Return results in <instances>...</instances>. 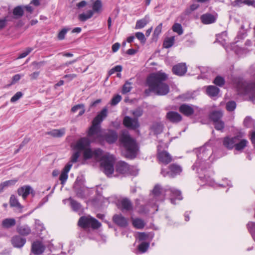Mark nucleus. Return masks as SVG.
<instances>
[{
  "mask_svg": "<svg viewBox=\"0 0 255 255\" xmlns=\"http://www.w3.org/2000/svg\"><path fill=\"white\" fill-rule=\"evenodd\" d=\"M23 94L21 92H16L10 99L11 103H14L18 101L20 98H21Z\"/></svg>",
  "mask_w": 255,
  "mask_h": 255,
  "instance_id": "56",
  "label": "nucleus"
},
{
  "mask_svg": "<svg viewBox=\"0 0 255 255\" xmlns=\"http://www.w3.org/2000/svg\"><path fill=\"white\" fill-rule=\"evenodd\" d=\"M253 123V120L250 116L246 117L243 122L244 127L248 128L251 127Z\"/></svg>",
  "mask_w": 255,
  "mask_h": 255,
  "instance_id": "58",
  "label": "nucleus"
},
{
  "mask_svg": "<svg viewBox=\"0 0 255 255\" xmlns=\"http://www.w3.org/2000/svg\"><path fill=\"white\" fill-rule=\"evenodd\" d=\"M120 141L125 148L126 157L130 159L135 158L139 150L135 139L128 134L121 136Z\"/></svg>",
  "mask_w": 255,
  "mask_h": 255,
  "instance_id": "2",
  "label": "nucleus"
},
{
  "mask_svg": "<svg viewBox=\"0 0 255 255\" xmlns=\"http://www.w3.org/2000/svg\"><path fill=\"white\" fill-rule=\"evenodd\" d=\"M103 151L100 148L93 150L91 146L83 151V161L82 164H84L85 161L91 159L93 156L96 159H99L103 154Z\"/></svg>",
  "mask_w": 255,
  "mask_h": 255,
  "instance_id": "7",
  "label": "nucleus"
},
{
  "mask_svg": "<svg viewBox=\"0 0 255 255\" xmlns=\"http://www.w3.org/2000/svg\"><path fill=\"white\" fill-rule=\"evenodd\" d=\"M45 250V246L39 240L34 241L31 245V252L35 255H41Z\"/></svg>",
  "mask_w": 255,
  "mask_h": 255,
  "instance_id": "11",
  "label": "nucleus"
},
{
  "mask_svg": "<svg viewBox=\"0 0 255 255\" xmlns=\"http://www.w3.org/2000/svg\"><path fill=\"white\" fill-rule=\"evenodd\" d=\"M131 83L128 81H126L125 84L123 86L122 93L123 94H127L130 91L132 87L130 86H127V85H130Z\"/></svg>",
  "mask_w": 255,
  "mask_h": 255,
  "instance_id": "54",
  "label": "nucleus"
},
{
  "mask_svg": "<svg viewBox=\"0 0 255 255\" xmlns=\"http://www.w3.org/2000/svg\"><path fill=\"white\" fill-rule=\"evenodd\" d=\"M92 3L89 4V7L92 9L88 10L86 13L79 15V19L81 21H85L91 18L94 14L100 15L103 11V3L101 0H91Z\"/></svg>",
  "mask_w": 255,
  "mask_h": 255,
  "instance_id": "3",
  "label": "nucleus"
},
{
  "mask_svg": "<svg viewBox=\"0 0 255 255\" xmlns=\"http://www.w3.org/2000/svg\"><path fill=\"white\" fill-rule=\"evenodd\" d=\"M215 17L211 13H205L201 16L202 22L205 24L213 23L216 21Z\"/></svg>",
  "mask_w": 255,
  "mask_h": 255,
  "instance_id": "28",
  "label": "nucleus"
},
{
  "mask_svg": "<svg viewBox=\"0 0 255 255\" xmlns=\"http://www.w3.org/2000/svg\"><path fill=\"white\" fill-rule=\"evenodd\" d=\"M223 116V113L221 111L214 110L211 112L208 115L210 120L213 123L216 122L220 120Z\"/></svg>",
  "mask_w": 255,
  "mask_h": 255,
  "instance_id": "25",
  "label": "nucleus"
},
{
  "mask_svg": "<svg viewBox=\"0 0 255 255\" xmlns=\"http://www.w3.org/2000/svg\"><path fill=\"white\" fill-rule=\"evenodd\" d=\"M102 137L108 144H112L116 142L117 140L118 135L116 130L110 129L108 132L104 134Z\"/></svg>",
  "mask_w": 255,
  "mask_h": 255,
  "instance_id": "15",
  "label": "nucleus"
},
{
  "mask_svg": "<svg viewBox=\"0 0 255 255\" xmlns=\"http://www.w3.org/2000/svg\"><path fill=\"white\" fill-rule=\"evenodd\" d=\"M179 111L184 116L190 117L194 113V110L192 105L187 104H182L179 107Z\"/></svg>",
  "mask_w": 255,
  "mask_h": 255,
  "instance_id": "19",
  "label": "nucleus"
},
{
  "mask_svg": "<svg viewBox=\"0 0 255 255\" xmlns=\"http://www.w3.org/2000/svg\"><path fill=\"white\" fill-rule=\"evenodd\" d=\"M35 228L37 231H42L44 229V227L42 224L40 223V221L38 219L35 220Z\"/></svg>",
  "mask_w": 255,
  "mask_h": 255,
  "instance_id": "62",
  "label": "nucleus"
},
{
  "mask_svg": "<svg viewBox=\"0 0 255 255\" xmlns=\"http://www.w3.org/2000/svg\"><path fill=\"white\" fill-rule=\"evenodd\" d=\"M236 106L237 104L235 101H229L226 104V108L227 111L229 112H233L235 110Z\"/></svg>",
  "mask_w": 255,
  "mask_h": 255,
  "instance_id": "47",
  "label": "nucleus"
},
{
  "mask_svg": "<svg viewBox=\"0 0 255 255\" xmlns=\"http://www.w3.org/2000/svg\"><path fill=\"white\" fill-rule=\"evenodd\" d=\"M112 220L113 222L121 228H126L128 226V219L121 214H115Z\"/></svg>",
  "mask_w": 255,
  "mask_h": 255,
  "instance_id": "10",
  "label": "nucleus"
},
{
  "mask_svg": "<svg viewBox=\"0 0 255 255\" xmlns=\"http://www.w3.org/2000/svg\"><path fill=\"white\" fill-rule=\"evenodd\" d=\"M99 159L101 169L107 176L111 175L114 172L115 158L114 156L102 155Z\"/></svg>",
  "mask_w": 255,
  "mask_h": 255,
  "instance_id": "4",
  "label": "nucleus"
},
{
  "mask_svg": "<svg viewBox=\"0 0 255 255\" xmlns=\"http://www.w3.org/2000/svg\"><path fill=\"white\" fill-rule=\"evenodd\" d=\"M182 171L181 166L176 163H172L169 165L167 168H162L160 173L164 177L168 176L173 178L180 175Z\"/></svg>",
  "mask_w": 255,
  "mask_h": 255,
  "instance_id": "6",
  "label": "nucleus"
},
{
  "mask_svg": "<svg viewBox=\"0 0 255 255\" xmlns=\"http://www.w3.org/2000/svg\"><path fill=\"white\" fill-rule=\"evenodd\" d=\"M138 241L142 242H145L146 240H149L148 242H150L154 237L153 232H138Z\"/></svg>",
  "mask_w": 255,
  "mask_h": 255,
  "instance_id": "27",
  "label": "nucleus"
},
{
  "mask_svg": "<svg viewBox=\"0 0 255 255\" xmlns=\"http://www.w3.org/2000/svg\"><path fill=\"white\" fill-rule=\"evenodd\" d=\"M234 51H235V52L238 54V55H239V54H243L245 53H246V51H247V49L245 48H244V47H239L238 46H235L234 48Z\"/></svg>",
  "mask_w": 255,
  "mask_h": 255,
  "instance_id": "60",
  "label": "nucleus"
},
{
  "mask_svg": "<svg viewBox=\"0 0 255 255\" xmlns=\"http://www.w3.org/2000/svg\"><path fill=\"white\" fill-rule=\"evenodd\" d=\"M13 13L14 15L21 16L23 14V10L21 6H17L13 9Z\"/></svg>",
  "mask_w": 255,
  "mask_h": 255,
  "instance_id": "53",
  "label": "nucleus"
},
{
  "mask_svg": "<svg viewBox=\"0 0 255 255\" xmlns=\"http://www.w3.org/2000/svg\"><path fill=\"white\" fill-rule=\"evenodd\" d=\"M100 130L101 127L92 124L88 130L87 135L90 137H92L93 135L97 134L98 132H100Z\"/></svg>",
  "mask_w": 255,
  "mask_h": 255,
  "instance_id": "39",
  "label": "nucleus"
},
{
  "mask_svg": "<svg viewBox=\"0 0 255 255\" xmlns=\"http://www.w3.org/2000/svg\"><path fill=\"white\" fill-rule=\"evenodd\" d=\"M108 109L106 107L103 108L94 118L92 124L101 127V124L107 116Z\"/></svg>",
  "mask_w": 255,
  "mask_h": 255,
  "instance_id": "16",
  "label": "nucleus"
},
{
  "mask_svg": "<svg viewBox=\"0 0 255 255\" xmlns=\"http://www.w3.org/2000/svg\"><path fill=\"white\" fill-rule=\"evenodd\" d=\"M91 140L88 137H81L72 146V148L74 150H78L81 152L91 146Z\"/></svg>",
  "mask_w": 255,
  "mask_h": 255,
  "instance_id": "8",
  "label": "nucleus"
},
{
  "mask_svg": "<svg viewBox=\"0 0 255 255\" xmlns=\"http://www.w3.org/2000/svg\"><path fill=\"white\" fill-rule=\"evenodd\" d=\"M46 63V61H41L39 62H37L34 61L32 62L31 64L34 66V68L36 69H39L41 67L44 66Z\"/></svg>",
  "mask_w": 255,
  "mask_h": 255,
  "instance_id": "55",
  "label": "nucleus"
},
{
  "mask_svg": "<svg viewBox=\"0 0 255 255\" xmlns=\"http://www.w3.org/2000/svg\"><path fill=\"white\" fill-rule=\"evenodd\" d=\"M166 118L172 123H178L182 120V116L177 112L169 111L167 113Z\"/></svg>",
  "mask_w": 255,
  "mask_h": 255,
  "instance_id": "20",
  "label": "nucleus"
},
{
  "mask_svg": "<svg viewBox=\"0 0 255 255\" xmlns=\"http://www.w3.org/2000/svg\"><path fill=\"white\" fill-rule=\"evenodd\" d=\"M68 174L61 172L59 176V180L62 185H64L68 178Z\"/></svg>",
  "mask_w": 255,
  "mask_h": 255,
  "instance_id": "63",
  "label": "nucleus"
},
{
  "mask_svg": "<svg viewBox=\"0 0 255 255\" xmlns=\"http://www.w3.org/2000/svg\"><path fill=\"white\" fill-rule=\"evenodd\" d=\"M128 170L129 166L127 162L123 161L118 162L115 166V172L116 173L114 175V176L118 177L119 176L118 174H125L128 172Z\"/></svg>",
  "mask_w": 255,
  "mask_h": 255,
  "instance_id": "12",
  "label": "nucleus"
},
{
  "mask_svg": "<svg viewBox=\"0 0 255 255\" xmlns=\"http://www.w3.org/2000/svg\"><path fill=\"white\" fill-rule=\"evenodd\" d=\"M123 125L126 128L131 129H135L139 127L138 119L134 118H132L128 116L124 117Z\"/></svg>",
  "mask_w": 255,
  "mask_h": 255,
  "instance_id": "9",
  "label": "nucleus"
},
{
  "mask_svg": "<svg viewBox=\"0 0 255 255\" xmlns=\"http://www.w3.org/2000/svg\"><path fill=\"white\" fill-rule=\"evenodd\" d=\"M21 78V75L19 74H17L13 75L11 78V81L8 84H7L5 87H9L12 85L15 84L17 82H18L20 78Z\"/></svg>",
  "mask_w": 255,
  "mask_h": 255,
  "instance_id": "49",
  "label": "nucleus"
},
{
  "mask_svg": "<svg viewBox=\"0 0 255 255\" xmlns=\"http://www.w3.org/2000/svg\"><path fill=\"white\" fill-rule=\"evenodd\" d=\"M55 186H56V185L53 187V188L52 189V191L50 192L49 194H48L47 196L44 197L39 202V203L38 204L37 206L35 208V209H36L40 208L41 207H42L45 203H46L48 201L49 197H50L52 195V194L53 193V192H54V189L55 188Z\"/></svg>",
  "mask_w": 255,
  "mask_h": 255,
  "instance_id": "44",
  "label": "nucleus"
},
{
  "mask_svg": "<svg viewBox=\"0 0 255 255\" xmlns=\"http://www.w3.org/2000/svg\"><path fill=\"white\" fill-rule=\"evenodd\" d=\"M163 124L160 122H155L153 123L151 127L154 134L156 135L160 134L163 131Z\"/></svg>",
  "mask_w": 255,
  "mask_h": 255,
  "instance_id": "35",
  "label": "nucleus"
},
{
  "mask_svg": "<svg viewBox=\"0 0 255 255\" xmlns=\"http://www.w3.org/2000/svg\"><path fill=\"white\" fill-rule=\"evenodd\" d=\"M122 100V96L119 94L115 95L111 99L110 104L112 106L117 105Z\"/></svg>",
  "mask_w": 255,
  "mask_h": 255,
  "instance_id": "48",
  "label": "nucleus"
},
{
  "mask_svg": "<svg viewBox=\"0 0 255 255\" xmlns=\"http://www.w3.org/2000/svg\"><path fill=\"white\" fill-rule=\"evenodd\" d=\"M131 113L134 117V118H138L141 117L143 113V110L142 107L139 106L137 107L135 110L131 111Z\"/></svg>",
  "mask_w": 255,
  "mask_h": 255,
  "instance_id": "46",
  "label": "nucleus"
},
{
  "mask_svg": "<svg viewBox=\"0 0 255 255\" xmlns=\"http://www.w3.org/2000/svg\"><path fill=\"white\" fill-rule=\"evenodd\" d=\"M69 200L70 201V204L72 210L75 212H78L81 209L82 206L80 203L77 201L73 199L71 197H69L68 199H66L63 200V202L65 204L66 201Z\"/></svg>",
  "mask_w": 255,
  "mask_h": 255,
  "instance_id": "30",
  "label": "nucleus"
},
{
  "mask_svg": "<svg viewBox=\"0 0 255 255\" xmlns=\"http://www.w3.org/2000/svg\"><path fill=\"white\" fill-rule=\"evenodd\" d=\"M16 224L15 220L14 218H6L2 222V227L5 229H9L14 226Z\"/></svg>",
  "mask_w": 255,
  "mask_h": 255,
  "instance_id": "38",
  "label": "nucleus"
},
{
  "mask_svg": "<svg viewBox=\"0 0 255 255\" xmlns=\"http://www.w3.org/2000/svg\"><path fill=\"white\" fill-rule=\"evenodd\" d=\"M64 134V131L61 129H52L51 131H47L45 133L46 135H50L54 137H62Z\"/></svg>",
  "mask_w": 255,
  "mask_h": 255,
  "instance_id": "40",
  "label": "nucleus"
},
{
  "mask_svg": "<svg viewBox=\"0 0 255 255\" xmlns=\"http://www.w3.org/2000/svg\"><path fill=\"white\" fill-rule=\"evenodd\" d=\"M165 192H166V194L169 193L171 197L174 198L176 199L182 200V197L181 195V192L180 190L174 189H167L164 190Z\"/></svg>",
  "mask_w": 255,
  "mask_h": 255,
  "instance_id": "32",
  "label": "nucleus"
},
{
  "mask_svg": "<svg viewBox=\"0 0 255 255\" xmlns=\"http://www.w3.org/2000/svg\"><path fill=\"white\" fill-rule=\"evenodd\" d=\"M187 71L186 63H180L174 65L172 68L173 73L179 76H184Z\"/></svg>",
  "mask_w": 255,
  "mask_h": 255,
  "instance_id": "14",
  "label": "nucleus"
},
{
  "mask_svg": "<svg viewBox=\"0 0 255 255\" xmlns=\"http://www.w3.org/2000/svg\"><path fill=\"white\" fill-rule=\"evenodd\" d=\"M157 158L159 163L167 165L172 161V157L170 154L166 150H162L158 152L157 154Z\"/></svg>",
  "mask_w": 255,
  "mask_h": 255,
  "instance_id": "13",
  "label": "nucleus"
},
{
  "mask_svg": "<svg viewBox=\"0 0 255 255\" xmlns=\"http://www.w3.org/2000/svg\"><path fill=\"white\" fill-rule=\"evenodd\" d=\"M202 149V147L198 149V152L197 153V160L194 163L192 166L193 170H195V168H200L202 170H205L207 167L203 166V164L205 163L206 159H203L201 154H204V151H203L201 153V150ZM204 150H205L204 149Z\"/></svg>",
  "mask_w": 255,
  "mask_h": 255,
  "instance_id": "17",
  "label": "nucleus"
},
{
  "mask_svg": "<svg viewBox=\"0 0 255 255\" xmlns=\"http://www.w3.org/2000/svg\"><path fill=\"white\" fill-rule=\"evenodd\" d=\"M248 143L249 141L245 138L237 140L235 143L234 148L237 151L242 152L244 148L247 146Z\"/></svg>",
  "mask_w": 255,
  "mask_h": 255,
  "instance_id": "26",
  "label": "nucleus"
},
{
  "mask_svg": "<svg viewBox=\"0 0 255 255\" xmlns=\"http://www.w3.org/2000/svg\"><path fill=\"white\" fill-rule=\"evenodd\" d=\"M31 186L29 185H23L17 189V193L23 199L25 200L30 194Z\"/></svg>",
  "mask_w": 255,
  "mask_h": 255,
  "instance_id": "24",
  "label": "nucleus"
},
{
  "mask_svg": "<svg viewBox=\"0 0 255 255\" xmlns=\"http://www.w3.org/2000/svg\"><path fill=\"white\" fill-rule=\"evenodd\" d=\"M17 232L20 236H22L24 237L27 236L31 233V229L27 225H24L23 226H18L16 228Z\"/></svg>",
  "mask_w": 255,
  "mask_h": 255,
  "instance_id": "29",
  "label": "nucleus"
},
{
  "mask_svg": "<svg viewBox=\"0 0 255 255\" xmlns=\"http://www.w3.org/2000/svg\"><path fill=\"white\" fill-rule=\"evenodd\" d=\"M213 125L214 126V128L217 130L220 131L221 132H223L224 131L225 124V122L222 120H220L216 122L213 123Z\"/></svg>",
  "mask_w": 255,
  "mask_h": 255,
  "instance_id": "45",
  "label": "nucleus"
},
{
  "mask_svg": "<svg viewBox=\"0 0 255 255\" xmlns=\"http://www.w3.org/2000/svg\"><path fill=\"white\" fill-rule=\"evenodd\" d=\"M73 188L78 196L82 197L84 195V191L82 186H73Z\"/></svg>",
  "mask_w": 255,
  "mask_h": 255,
  "instance_id": "51",
  "label": "nucleus"
},
{
  "mask_svg": "<svg viewBox=\"0 0 255 255\" xmlns=\"http://www.w3.org/2000/svg\"><path fill=\"white\" fill-rule=\"evenodd\" d=\"M175 41V36L166 37L163 42L162 46L163 48L168 49L171 47Z\"/></svg>",
  "mask_w": 255,
  "mask_h": 255,
  "instance_id": "36",
  "label": "nucleus"
},
{
  "mask_svg": "<svg viewBox=\"0 0 255 255\" xmlns=\"http://www.w3.org/2000/svg\"><path fill=\"white\" fill-rule=\"evenodd\" d=\"M9 205L11 207H17L22 210L23 206L19 202L18 199L14 195H11L9 199Z\"/></svg>",
  "mask_w": 255,
  "mask_h": 255,
  "instance_id": "37",
  "label": "nucleus"
},
{
  "mask_svg": "<svg viewBox=\"0 0 255 255\" xmlns=\"http://www.w3.org/2000/svg\"><path fill=\"white\" fill-rule=\"evenodd\" d=\"M165 190L167 189L162 188L159 184H156L152 190V193L154 197H159L160 195L165 197L166 192H164Z\"/></svg>",
  "mask_w": 255,
  "mask_h": 255,
  "instance_id": "31",
  "label": "nucleus"
},
{
  "mask_svg": "<svg viewBox=\"0 0 255 255\" xmlns=\"http://www.w3.org/2000/svg\"><path fill=\"white\" fill-rule=\"evenodd\" d=\"M118 208L122 210L130 211L132 209V205L131 201L127 198H124L121 201H118L116 203Z\"/></svg>",
  "mask_w": 255,
  "mask_h": 255,
  "instance_id": "21",
  "label": "nucleus"
},
{
  "mask_svg": "<svg viewBox=\"0 0 255 255\" xmlns=\"http://www.w3.org/2000/svg\"><path fill=\"white\" fill-rule=\"evenodd\" d=\"M78 225L84 229L91 228L96 230L100 228L102 224L97 219L88 215L81 217L78 220Z\"/></svg>",
  "mask_w": 255,
  "mask_h": 255,
  "instance_id": "5",
  "label": "nucleus"
},
{
  "mask_svg": "<svg viewBox=\"0 0 255 255\" xmlns=\"http://www.w3.org/2000/svg\"><path fill=\"white\" fill-rule=\"evenodd\" d=\"M132 225L136 229H141L144 228L145 223L142 219L136 218L133 220Z\"/></svg>",
  "mask_w": 255,
  "mask_h": 255,
  "instance_id": "43",
  "label": "nucleus"
},
{
  "mask_svg": "<svg viewBox=\"0 0 255 255\" xmlns=\"http://www.w3.org/2000/svg\"><path fill=\"white\" fill-rule=\"evenodd\" d=\"M213 83L215 85L221 87L225 85V79L223 76L221 75H217L214 79Z\"/></svg>",
  "mask_w": 255,
  "mask_h": 255,
  "instance_id": "42",
  "label": "nucleus"
},
{
  "mask_svg": "<svg viewBox=\"0 0 255 255\" xmlns=\"http://www.w3.org/2000/svg\"><path fill=\"white\" fill-rule=\"evenodd\" d=\"M168 79V75L161 71L150 73L147 77L145 85L148 87L145 89L144 94L150 96L151 92H153L158 96L167 95L170 91L169 85L165 83Z\"/></svg>",
  "mask_w": 255,
  "mask_h": 255,
  "instance_id": "1",
  "label": "nucleus"
},
{
  "mask_svg": "<svg viewBox=\"0 0 255 255\" xmlns=\"http://www.w3.org/2000/svg\"><path fill=\"white\" fill-rule=\"evenodd\" d=\"M33 50V48L31 47L26 48L25 51H23L21 53H20L18 56V59H21L25 57L27 55H28Z\"/></svg>",
  "mask_w": 255,
  "mask_h": 255,
  "instance_id": "59",
  "label": "nucleus"
},
{
  "mask_svg": "<svg viewBox=\"0 0 255 255\" xmlns=\"http://www.w3.org/2000/svg\"><path fill=\"white\" fill-rule=\"evenodd\" d=\"M178 98L182 99L183 101H185L191 99L192 95L189 93H187L179 95Z\"/></svg>",
  "mask_w": 255,
  "mask_h": 255,
  "instance_id": "61",
  "label": "nucleus"
},
{
  "mask_svg": "<svg viewBox=\"0 0 255 255\" xmlns=\"http://www.w3.org/2000/svg\"><path fill=\"white\" fill-rule=\"evenodd\" d=\"M26 239L21 236L14 235L11 239L12 246L16 248H21L25 244Z\"/></svg>",
  "mask_w": 255,
  "mask_h": 255,
  "instance_id": "18",
  "label": "nucleus"
},
{
  "mask_svg": "<svg viewBox=\"0 0 255 255\" xmlns=\"http://www.w3.org/2000/svg\"><path fill=\"white\" fill-rule=\"evenodd\" d=\"M70 30H71V32H80L81 31V28L77 27L72 29L70 27L66 26L62 28L59 32H68Z\"/></svg>",
  "mask_w": 255,
  "mask_h": 255,
  "instance_id": "57",
  "label": "nucleus"
},
{
  "mask_svg": "<svg viewBox=\"0 0 255 255\" xmlns=\"http://www.w3.org/2000/svg\"><path fill=\"white\" fill-rule=\"evenodd\" d=\"M18 181L17 178H14L11 180H6L2 182L4 188L10 186L14 185Z\"/></svg>",
  "mask_w": 255,
  "mask_h": 255,
  "instance_id": "52",
  "label": "nucleus"
},
{
  "mask_svg": "<svg viewBox=\"0 0 255 255\" xmlns=\"http://www.w3.org/2000/svg\"><path fill=\"white\" fill-rule=\"evenodd\" d=\"M149 16L148 15H145L143 18L137 20L135 28L138 29L144 27L149 22Z\"/></svg>",
  "mask_w": 255,
  "mask_h": 255,
  "instance_id": "34",
  "label": "nucleus"
},
{
  "mask_svg": "<svg viewBox=\"0 0 255 255\" xmlns=\"http://www.w3.org/2000/svg\"><path fill=\"white\" fill-rule=\"evenodd\" d=\"M245 95H250V99L253 100L255 99V82H251L247 84L244 88Z\"/></svg>",
  "mask_w": 255,
  "mask_h": 255,
  "instance_id": "22",
  "label": "nucleus"
},
{
  "mask_svg": "<svg viewBox=\"0 0 255 255\" xmlns=\"http://www.w3.org/2000/svg\"><path fill=\"white\" fill-rule=\"evenodd\" d=\"M235 142H236V140L234 137L229 135L226 136L222 139L223 146L228 150H232L234 148Z\"/></svg>",
  "mask_w": 255,
  "mask_h": 255,
  "instance_id": "23",
  "label": "nucleus"
},
{
  "mask_svg": "<svg viewBox=\"0 0 255 255\" xmlns=\"http://www.w3.org/2000/svg\"><path fill=\"white\" fill-rule=\"evenodd\" d=\"M149 242H142L137 247L138 250L141 254L144 253L149 248Z\"/></svg>",
  "mask_w": 255,
  "mask_h": 255,
  "instance_id": "41",
  "label": "nucleus"
},
{
  "mask_svg": "<svg viewBox=\"0 0 255 255\" xmlns=\"http://www.w3.org/2000/svg\"><path fill=\"white\" fill-rule=\"evenodd\" d=\"M220 89L216 86L210 85L207 88V94L211 97H216L220 92Z\"/></svg>",
  "mask_w": 255,
  "mask_h": 255,
  "instance_id": "33",
  "label": "nucleus"
},
{
  "mask_svg": "<svg viewBox=\"0 0 255 255\" xmlns=\"http://www.w3.org/2000/svg\"><path fill=\"white\" fill-rule=\"evenodd\" d=\"M247 227L250 233L251 234L253 237H254V234L255 233V222L252 223L251 226H249V224H248Z\"/></svg>",
  "mask_w": 255,
  "mask_h": 255,
  "instance_id": "64",
  "label": "nucleus"
},
{
  "mask_svg": "<svg viewBox=\"0 0 255 255\" xmlns=\"http://www.w3.org/2000/svg\"><path fill=\"white\" fill-rule=\"evenodd\" d=\"M81 152L78 150H75L70 157V161L72 163H76L78 161L81 154Z\"/></svg>",
  "mask_w": 255,
  "mask_h": 255,
  "instance_id": "50",
  "label": "nucleus"
}]
</instances>
